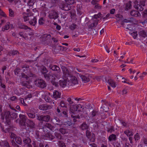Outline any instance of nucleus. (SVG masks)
<instances>
[{"instance_id":"obj_1","label":"nucleus","mask_w":147,"mask_h":147,"mask_svg":"<svg viewBox=\"0 0 147 147\" xmlns=\"http://www.w3.org/2000/svg\"><path fill=\"white\" fill-rule=\"evenodd\" d=\"M78 84L77 78L72 76L71 71L68 69H66L65 71V88L68 89L70 86H73Z\"/></svg>"},{"instance_id":"obj_2","label":"nucleus","mask_w":147,"mask_h":147,"mask_svg":"<svg viewBox=\"0 0 147 147\" xmlns=\"http://www.w3.org/2000/svg\"><path fill=\"white\" fill-rule=\"evenodd\" d=\"M69 108L70 113L71 114L75 115L77 111L78 112H84V107L80 104H76L71 105Z\"/></svg>"},{"instance_id":"obj_3","label":"nucleus","mask_w":147,"mask_h":147,"mask_svg":"<svg viewBox=\"0 0 147 147\" xmlns=\"http://www.w3.org/2000/svg\"><path fill=\"white\" fill-rule=\"evenodd\" d=\"M34 84L37 87L41 89L45 88L47 86L45 81L42 79H37L34 81Z\"/></svg>"},{"instance_id":"obj_4","label":"nucleus","mask_w":147,"mask_h":147,"mask_svg":"<svg viewBox=\"0 0 147 147\" xmlns=\"http://www.w3.org/2000/svg\"><path fill=\"white\" fill-rule=\"evenodd\" d=\"M28 133L27 132H23L21 134L23 138V142L25 144H30L31 142V139L28 136Z\"/></svg>"},{"instance_id":"obj_5","label":"nucleus","mask_w":147,"mask_h":147,"mask_svg":"<svg viewBox=\"0 0 147 147\" xmlns=\"http://www.w3.org/2000/svg\"><path fill=\"white\" fill-rule=\"evenodd\" d=\"M22 68L23 69V71L25 72V73L28 76L32 77L34 75V74L32 73L28 65H24L22 67Z\"/></svg>"},{"instance_id":"obj_6","label":"nucleus","mask_w":147,"mask_h":147,"mask_svg":"<svg viewBox=\"0 0 147 147\" xmlns=\"http://www.w3.org/2000/svg\"><path fill=\"white\" fill-rule=\"evenodd\" d=\"M19 117L20 118V120L19 122V124L21 126L26 127V122L27 120V117L24 115L20 114L19 115Z\"/></svg>"},{"instance_id":"obj_7","label":"nucleus","mask_w":147,"mask_h":147,"mask_svg":"<svg viewBox=\"0 0 147 147\" xmlns=\"http://www.w3.org/2000/svg\"><path fill=\"white\" fill-rule=\"evenodd\" d=\"M37 119L40 121H45L46 122H48L50 119V117L49 115H37Z\"/></svg>"},{"instance_id":"obj_8","label":"nucleus","mask_w":147,"mask_h":147,"mask_svg":"<svg viewBox=\"0 0 147 147\" xmlns=\"http://www.w3.org/2000/svg\"><path fill=\"white\" fill-rule=\"evenodd\" d=\"M49 16L50 18L54 20L57 19L59 17L58 13L54 10H52L50 11Z\"/></svg>"},{"instance_id":"obj_9","label":"nucleus","mask_w":147,"mask_h":147,"mask_svg":"<svg viewBox=\"0 0 147 147\" xmlns=\"http://www.w3.org/2000/svg\"><path fill=\"white\" fill-rule=\"evenodd\" d=\"M86 135L88 138L90 139V141L92 142H94L95 140L94 135V134H92L88 130H87L86 132Z\"/></svg>"},{"instance_id":"obj_10","label":"nucleus","mask_w":147,"mask_h":147,"mask_svg":"<svg viewBox=\"0 0 147 147\" xmlns=\"http://www.w3.org/2000/svg\"><path fill=\"white\" fill-rule=\"evenodd\" d=\"M79 75L82 81L84 83H86L90 81V78L91 76L89 74H86L85 75H81L80 74Z\"/></svg>"},{"instance_id":"obj_11","label":"nucleus","mask_w":147,"mask_h":147,"mask_svg":"<svg viewBox=\"0 0 147 147\" xmlns=\"http://www.w3.org/2000/svg\"><path fill=\"white\" fill-rule=\"evenodd\" d=\"M20 85L24 86L28 88H31L32 86L30 82L29 81H23L20 82Z\"/></svg>"},{"instance_id":"obj_12","label":"nucleus","mask_w":147,"mask_h":147,"mask_svg":"<svg viewBox=\"0 0 147 147\" xmlns=\"http://www.w3.org/2000/svg\"><path fill=\"white\" fill-rule=\"evenodd\" d=\"M26 124H27V126L29 127L31 129H33L35 128V123L32 120L27 119L26 121Z\"/></svg>"},{"instance_id":"obj_13","label":"nucleus","mask_w":147,"mask_h":147,"mask_svg":"<svg viewBox=\"0 0 147 147\" xmlns=\"http://www.w3.org/2000/svg\"><path fill=\"white\" fill-rule=\"evenodd\" d=\"M10 112L9 111H7L5 112L4 113H2L1 114V119L3 120L5 118H10L11 117Z\"/></svg>"},{"instance_id":"obj_14","label":"nucleus","mask_w":147,"mask_h":147,"mask_svg":"<svg viewBox=\"0 0 147 147\" xmlns=\"http://www.w3.org/2000/svg\"><path fill=\"white\" fill-rule=\"evenodd\" d=\"M67 101L65 102V108H68L74 103L71 98L70 97L67 98Z\"/></svg>"},{"instance_id":"obj_15","label":"nucleus","mask_w":147,"mask_h":147,"mask_svg":"<svg viewBox=\"0 0 147 147\" xmlns=\"http://www.w3.org/2000/svg\"><path fill=\"white\" fill-rule=\"evenodd\" d=\"M135 4L134 5V7L138 10L141 11L143 10V8L142 7V5L139 4H138V1L136 0L135 1Z\"/></svg>"},{"instance_id":"obj_16","label":"nucleus","mask_w":147,"mask_h":147,"mask_svg":"<svg viewBox=\"0 0 147 147\" xmlns=\"http://www.w3.org/2000/svg\"><path fill=\"white\" fill-rule=\"evenodd\" d=\"M45 78L47 81H49L51 78L53 80L55 78L53 75H52L51 73L49 72L48 74H46L44 75Z\"/></svg>"},{"instance_id":"obj_17","label":"nucleus","mask_w":147,"mask_h":147,"mask_svg":"<svg viewBox=\"0 0 147 147\" xmlns=\"http://www.w3.org/2000/svg\"><path fill=\"white\" fill-rule=\"evenodd\" d=\"M72 123L71 120L69 119L65 121V130L68 128H70L71 125H72Z\"/></svg>"},{"instance_id":"obj_18","label":"nucleus","mask_w":147,"mask_h":147,"mask_svg":"<svg viewBox=\"0 0 147 147\" xmlns=\"http://www.w3.org/2000/svg\"><path fill=\"white\" fill-rule=\"evenodd\" d=\"M83 113H80L77 115H71V116L72 118H73V121L74 122H76L77 121L76 119H80V117L83 118L84 117L82 115Z\"/></svg>"},{"instance_id":"obj_19","label":"nucleus","mask_w":147,"mask_h":147,"mask_svg":"<svg viewBox=\"0 0 147 147\" xmlns=\"http://www.w3.org/2000/svg\"><path fill=\"white\" fill-rule=\"evenodd\" d=\"M130 14L132 16L137 17L140 16V12L137 11L132 10L130 12Z\"/></svg>"},{"instance_id":"obj_20","label":"nucleus","mask_w":147,"mask_h":147,"mask_svg":"<svg viewBox=\"0 0 147 147\" xmlns=\"http://www.w3.org/2000/svg\"><path fill=\"white\" fill-rule=\"evenodd\" d=\"M49 68L55 71H58L60 69L59 67L55 65H51L49 66Z\"/></svg>"},{"instance_id":"obj_21","label":"nucleus","mask_w":147,"mask_h":147,"mask_svg":"<svg viewBox=\"0 0 147 147\" xmlns=\"http://www.w3.org/2000/svg\"><path fill=\"white\" fill-rule=\"evenodd\" d=\"M31 20L29 21L30 24L33 26H34L36 23V19L35 17H32L31 18Z\"/></svg>"},{"instance_id":"obj_22","label":"nucleus","mask_w":147,"mask_h":147,"mask_svg":"<svg viewBox=\"0 0 147 147\" xmlns=\"http://www.w3.org/2000/svg\"><path fill=\"white\" fill-rule=\"evenodd\" d=\"M117 139V138L116 135L115 134H112L109 137L108 140L110 142L112 141H115Z\"/></svg>"},{"instance_id":"obj_23","label":"nucleus","mask_w":147,"mask_h":147,"mask_svg":"<svg viewBox=\"0 0 147 147\" xmlns=\"http://www.w3.org/2000/svg\"><path fill=\"white\" fill-rule=\"evenodd\" d=\"M53 96L54 98L56 99L60 97L61 94L57 91L55 90L53 92Z\"/></svg>"},{"instance_id":"obj_24","label":"nucleus","mask_w":147,"mask_h":147,"mask_svg":"<svg viewBox=\"0 0 147 147\" xmlns=\"http://www.w3.org/2000/svg\"><path fill=\"white\" fill-rule=\"evenodd\" d=\"M40 68L41 72L42 74L44 75L47 73L48 71L45 66L42 65L41 66Z\"/></svg>"},{"instance_id":"obj_25","label":"nucleus","mask_w":147,"mask_h":147,"mask_svg":"<svg viewBox=\"0 0 147 147\" xmlns=\"http://www.w3.org/2000/svg\"><path fill=\"white\" fill-rule=\"evenodd\" d=\"M80 127L83 130H84L87 129L88 128V126L86 123L84 122L81 125Z\"/></svg>"},{"instance_id":"obj_26","label":"nucleus","mask_w":147,"mask_h":147,"mask_svg":"<svg viewBox=\"0 0 147 147\" xmlns=\"http://www.w3.org/2000/svg\"><path fill=\"white\" fill-rule=\"evenodd\" d=\"M107 82L111 87L114 88L116 87L115 83L111 79H109Z\"/></svg>"},{"instance_id":"obj_27","label":"nucleus","mask_w":147,"mask_h":147,"mask_svg":"<svg viewBox=\"0 0 147 147\" xmlns=\"http://www.w3.org/2000/svg\"><path fill=\"white\" fill-rule=\"evenodd\" d=\"M2 128V130L5 133H8L9 132H10L12 130V128L11 127H8L5 129V130L4 129V128L1 126Z\"/></svg>"},{"instance_id":"obj_28","label":"nucleus","mask_w":147,"mask_h":147,"mask_svg":"<svg viewBox=\"0 0 147 147\" xmlns=\"http://www.w3.org/2000/svg\"><path fill=\"white\" fill-rule=\"evenodd\" d=\"M60 106L59 107V109L58 108L57 109V111L58 113L60 112L61 111L60 109H61V108L64 107V101H61L60 103Z\"/></svg>"},{"instance_id":"obj_29","label":"nucleus","mask_w":147,"mask_h":147,"mask_svg":"<svg viewBox=\"0 0 147 147\" xmlns=\"http://www.w3.org/2000/svg\"><path fill=\"white\" fill-rule=\"evenodd\" d=\"M10 24L9 22H7L6 25L2 28V30L3 31H5V30H8L10 27Z\"/></svg>"},{"instance_id":"obj_30","label":"nucleus","mask_w":147,"mask_h":147,"mask_svg":"<svg viewBox=\"0 0 147 147\" xmlns=\"http://www.w3.org/2000/svg\"><path fill=\"white\" fill-rule=\"evenodd\" d=\"M124 133L125 134H126L128 137H130L133 135L132 132L129 130H127L125 131Z\"/></svg>"},{"instance_id":"obj_31","label":"nucleus","mask_w":147,"mask_h":147,"mask_svg":"<svg viewBox=\"0 0 147 147\" xmlns=\"http://www.w3.org/2000/svg\"><path fill=\"white\" fill-rule=\"evenodd\" d=\"M15 141L18 144L21 145L22 143V139L19 137H17L15 139Z\"/></svg>"},{"instance_id":"obj_32","label":"nucleus","mask_w":147,"mask_h":147,"mask_svg":"<svg viewBox=\"0 0 147 147\" xmlns=\"http://www.w3.org/2000/svg\"><path fill=\"white\" fill-rule=\"evenodd\" d=\"M51 37V36L50 34H44L42 37V38L43 39H45V40L46 41L50 39Z\"/></svg>"},{"instance_id":"obj_33","label":"nucleus","mask_w":147,"mask_h":147,"mask_svg":"<svg viewBox=\"0 0 147 147\" xmlns=\"http://www.w3.org/2000/svg\"><path fill=\"white\" fill-rule=\"evenodd\" d=\"M19 28L20 29H24L25 30L27 29L31 30V29L30 28L28 27L27 26L23 24L20 25L19 26Z\"/></svg>"},{"instance_id":"obj_34","label":"nucleus","mask_w":147,"mask_h":147,"mask_svg":"<svg viewBox=\"0 0 147 147\" xmlns=\"http://www.w3.org/2000/svg\"><path fill=\"white\" fill-rule=\"evenodd\" d=\"M139 35L143 37L146 36V32L144 30H142L140 32Z\"/></svg>"},{"instance_id":"obj_35","label":"nucleus","mask_w":147,"mask_h":147,"mask_svg":"<svg viewBox=\"0 0 147 147\" xmlns=\"http://www.w3.org/2000/svg\"><path fill=\"white\" fill-rule=\"evenodd\" d=\"M134 18H128L127 19H125L123 20L124 22H133Z\"/></svg>"},{"instance_id":"obj_36","label":"nucleus","mask_w":147,"mask_h":147,"mask_svg":"<svg viewBox=\"0 0 147 147\" xmlns=\"http://www.w3.org/2000/svg\"><path fill=\"white\" fill-rule=\"evenodd\" d=\"M2 142L3 143V147H10L8 142L6 140L2 141Z\"/></svg>"},{"instance_id":"obj_37","label":"nucleus","mask_w":147,"mask_h":147,"mask_svg":"<svg viewBox=\"0 0 147 147\" xmlns=\"http://www.w3.org/2000/svg\"><path fill=\"white\" fill-rule=\"evenodd\" d=\"M53 120L56 124L59 125H61V124L59 123L60 122L61 120L58 118L55 117Z\"/></svg>"},{"instance_id":"obj_38","label":"nucleus","mask_w":147,"mask_h":147,"mask_svg":"<svg viewBox=\"0 0 147 147\" xmlns=\"http://www.w3.org/2000/svg\"><path fill=\"white\" fill-rule=\"evenodd\" d=\"M27 114L29 117L31 118H34L35 117V114L34 113H31V112L28 113H27Z\"/></svg>"},{"instance_id":"obj_39","label":"nucleus","mask_w":147,"mask_h":147,"mask_svg":"<svg viewBox=\"0 0 147 147\" xmlns=\"http://www.w3.org/2000/svg\"><path fill=\"white\" fill-rule=\"evenodd\" d=\"M142 17L147 20V10H145L142 12Z\"/></svg>"},{"instance_id":"obj_40","label":"nucleus","mask_w":147,"mask_h":147,"mask_svg":"<svg viewBox=\"0 0 147 147\" xmlns=\"http://www.w3.org/2000/svg\"><path fill=\"white\" fill-rule=\"evenodd\" d=\"M59 85L61 87H64V79L63 78L62 79L60 80L59 82Z\"/></svg>"},{"instance_id":"obj_41","label":"nucleus","mask_w":147,"mask_h":147,"mask_svg":"<svg viewBox=\"0 0 147 147\" xmlns=\"http://www.w3.org/2000/svg\"><path fill=\"white\" fill-rule=\"evenodd\" d=\"M77 26L76 24H73L69 26V28L71 30H73L76 28Z\"/></svg>"},{"instance_id":"obj_42","label":"nucleus","mask_w":147,"mask_h":147,"mask_svg":"<svg viewBox=\"0 0 147 147\" xmlns=\"http://www.w3.org/2000/svg\"><path fill=\"white\" fill-rule=\"evenodd\" d=\"M59 7L62 10H64V3L62 1H61L59 5Z\"/></svg>"},{"instance_id":"obj_43","label":"nucleus","mask_w":147,"mask_h":147,"mask_svg":"<svg viewBox=\"0 0 147 147\" xmlns=\"http://www.w3.org/2000/svg\"><path fill=\"white\" fill-rule=\"evenodd\" d=\"M146 1L147 0H140L139 4L142 5L143 6H144L145 5V3Z\"/></svg>"},{"instance_id":"obj_44","label":"nucleus","mask_w":147,"mask_h":147,"mask_svg":"<svg viewBox=\"0 0 147 147\" xmlns=\"http://www.w3.org/2000/svg\"><path fill=\"white\" fill-rule=\"evenodd\" d=\"M97 112L95 110H93L91 112V117L92 118L95 116H96L97 115Z\"/></svg>"},{"instance_id":"obj_45","label":"nucleus","mask_w":147,"mask_h":147,"mask_svg":"<svg viewBox=\"0 0 147 147\" xmlns=\"http://www.w3.org/2000/svg\"><path fill=\"white\" fill-rule=\"evenodd\" d=\"M45 125L46 126V127H47V128H48L49 129H50L52 130V129H53V127L51 124L49 123H46Z\"/></svg>"},{"instance_id":"obj_46","label":"nucleus","mask_w":147,"mask_h":147,"mask_svg":"<svg viewBox=\"0 0 147 147\" xmlns=\"http://www.w3.org/2000/svg\"><path fill=\"white\" fill-rule=\"evenodd\" d=\"M11 117L13 119H15L17 118L18 117V114L15 113H13L11 114Z\"/></svg>"},{"instance_id":"obj_47","label":"nucleus","mask_w":147,"mask_h":147,"mask_svg":"<svg viewBox=\"0 0 147 147\" xmlns=\"http://www.w3.org/2000/svg\"><path fill=\"white\" fill-rule=\"evenodd\" d=\"M39 108L40 109L42 110H46V106L44 105H40L39 107Z\"/></svg>"},{"instance_id":"obj_48","label":"nucleus","mask_w":147,"mask_h":147,"mask_svg":"<svg viewBox=\"0 0 147 147\" xmlns=\"http://www.w3.org/2000/svg\"><path fill=\"white\" fill-rule=\"evenodd\" d=\"M48 138L50 139L53 140L54 139L55 137L50 134H47L46 136Z\"/></svg>"},{"instance_id":"obj_49","label":"nucleus","mask_w":147,"mask_h":147,"mask_svg":"<svg viewBox=\"0 0 147 147\" xmlns=\"http://www.w3.org/2000/svg\"><path fill=\"white\" fill-rule=\"evenodd\" d=\"M55 136L58 139H63V137L60 134L56 133L55 134Z\"/></svg>"},{"instance_id":"obj_50","label":"nucleus","mask_w":147,"mask_h":147,"mask_svg":"<svg viewBox=\"0 0 147 147\" xmlns=\"http://www.w3.org/2000/svg\"><path fill=\"white\" fill-rule=\"evenodd\" d=\"M6 119V122L8 125H10L11 124V121L10 118H5Z\"/></svg>"},{"instance_id":"obj_51","label":"nucleus","mask_w":147,"mask_h":147,"mask_svg":"<svg viewBox=\"0 0 147 147\" xmlns=\"http://www.w3.org/2000/svg\"><path fill=\"white\" fill-rule=\"evenodd\" d=\"M120 138L123 141L125 142L127 141V139L126 138L125 136L123 134H122L121 135Z\"/></svg>"},{"instance_id":"obj_52","label":"nucleus","mask_w":147,"mask_h":147,"mask_svg":"<svg viewBox=\"0 0 147 147\" xmlns=\"http://www.w3.org/2000/svg\"><path fill=\"white\" fill-rule=\"evenodd\" d=\"M9 16L11 17L14 16V13L13 11L11 9H9Z\"/></svg>"},{"instance_id":"obj_53","label":"nucleus","mask_w":147,"mask_h":147,"mask_svg":"<svg viewBox=\"0 0 147 147\" xmlns=\"http://www.w3.org/2000/svg\"><path fill=\"white\" fill-rule=\"evenodd\" d=\"M101 15H102V14L101 13H99L98 14L94 15L93 16V18L96 19H97V18L101 17Z\"/></svg>"},{"instance_id":"obj_54","label":"nucleus","mask_w":147,"mask_h":147,"mask_svg":"<svg viewBox=\"0 0 147 147\" xmlns=\"http://www.w3.org/2000/svg\"><path fill=\"white\" fill-rule=\"evenodd\" d=\"M34 0H29L28 4L29 6H32L34 4Z\"/></svg>"},{"instance_id":"obj_55","label":"nucleus","mask_w":147,"mask_h":147,"mask_svg":"<svg viewBox=\"0 0 147 147\" xmlns=\"http://www.w3.org/2000/svg\"><path fill=\"white\" fill-rule=\"evenodd\" d=\"M18 53V51H11L10 52L9 54L11 55H14Z\"/></svg>"},{"instance_id":"obj_56","label":"nucleus","mask_w":147,"mask_h":147,"mask_svg":"<svg viewBox=\"0 0 147 147\" xmlns=\"http://www.w3.org/2000/svg\"><path fill=\"white\" fill-rule=\"evenodd\" d=\"M77 14L79 16L81 15L82 13V12L81 11V9L80 8H77Z\"/></svg>"},{"instance_id":"obj_57","label":"nucleus","mask_w":147,"mask_h":147,"mask_svg":"<svg viewBox=\"0 0 147 147\" xmlns=\"http://www.w3.org/2000/svg\"><path fill=\"white\" fill-rule=\"evenodd\" d=\"M20 103L22 104L23 105L25 106H26L27 105V104H26L24 102V99L22 98H20Z\"/></svg>"},{"instance_id":"obj_58","label":"nucleus","mask_w":147,"mask_h":147,"mask_svg":"<svg viewBox=\"0 0 147 147\" xmlns=\"http://www.w3.org/2000/svg\"><path fill=\"white\" fill-rule=\"evenodd\" d=\"M21 76L22 78H25L26 80H28V75L25 74L24 73H22L21 74Z\"/></svg>"},{"instance_id":"obj_59","label":"nucleus","mask_w":147,"mask_h":147,"mask_svg":"<svg viewBox=\"0 0 147 147\" xmlns=\"http://www.w3.org/2000/svg\"><path fill=\"white\" fill-rule=\"evenodd\" d=\"M131 1H129L126 4V7L129 9L131 8Z\"/></svg>"},{"instance_id":"obj_60","label":"nucleus","mask_w":147,"mask_h":147,"mask_svg":"<svg viewBox=\"0 0 147 147\" xmlns=\"http://www.w3.org/2000/svg\"><path fill=\"white\" fill-rule=\"evenodd\" d=\"M51 83L53 85L55 86L56 87H57L58 86V83L54 81L53 79L51 81Z\"/></svg>"},{"instance_id":"obj_61","label":"nucleus","mask_w":147,"mask_h":147,"mask_svg":"<svg viewBox=\"0 0 147 147\" xmlns=\"http://www.w3.org/2000/svg\"><path fill=\"white\" fill-rule=\"evenodd\" d=\"M98 21L99 20L97 19L94 20L93 22V23H92L93 25L95 27H96L98 24Z\"/></svg>"},{"instance_id":"obj_62","label":"nucleus","mask_w":147,"mask_h":147,"mask_svg":"<svg viewBox=\"0 0 147 147\" xmlns=\"http://www.w3.org/2000/svg\"><path fill=\"white\" fill-rule=\"evenodd\" d=\"M12 145L14 147H20L13 140H12L11 141Z\"/></svg>"},{"instance_id":"obj_63","label":"nucleus","mask_w":147,"mask_h":147,"mask_svg":"<svg viewBox=\"0 0 147 147\" xmlns=\"http://www.w3.org/2000/svg\"><path fill=\"white\" fill-rule=\"evenodd\" d=\"M45 99L46 101L47 102L50 103L52 101V100L48 96H46Z\"/></svg>"},{"instance_id":"obj_64","label":"nucleus","mask_w":147,"mask_h":147,"mask_svg":"<svg viewBox=\"0 0 147 147\" xmlns=\"http://www.w3.org/2000/svg\"><path fill=\"white\" fill-rule=\"evenodd\" d=\"M59 147H63L64 146V143L63 141H60L59 142Z\"/></svg>"}]
</instances>
